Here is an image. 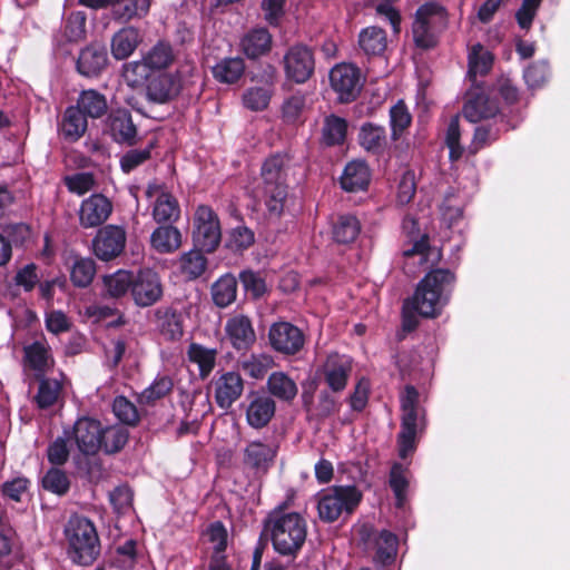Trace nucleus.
<instances>
[{"label":"nucleus","mask_w":570,"mask_h":570,"mask_svg":"<svg viewBox=\"0 0 570 570\" xmlns=\"http://www.w3.org/2000/svg\"><path fill=\"white\" fill-rule=\"evenodd\" d=\"M493 57L482 45H474L469 53V76H483L492 67Z\"/></svg>","instance_id":"nucleus-48"},{"label":"nucleus","mask_w":570,"mask_h":570,"mask_svg":"<svg viewBox=\"0 0 570 570\" xmlns=\"http://www.w3.org/2000/svg\"><path fill=\"white\" fill-rule=\"evenodd\" d=\"M459 118L453 117L448 126L445 142L450 149V158L458 160L462 156L463 148L460 146Z\"/></svg>","instance_id":"nucleus-63"},{"label":"nucleus","mask_w":570,"mask_h":570,"mask_svg":"<svg viewBox=\"0 0 570 570\" xmlns=\"http://www.w3.org/2000/svg\"><path fill=\"white\" fill-rule=\"evenodd\" d=\"M419 393L413 386H407L401 399L402 429L399 434L400 456L405 459L415 450V439L423 413L417 406Z\"/></svg>","instance_id":"nucleus-6"},{"label":"nucleus","mask_w":570,"mask_h":570,"mask_svg":"<svg viewBox=\"0 0 570 570\" xmlns=\"http://www.w3.org/2000/svg\"><path fill=\"white\" fill-rule=\"evenodd\" d=\"M305 97L302 95H294L286 99L283 104V118L287 122H296L299 120L301 115L305 109Z\"/></svg>","instance_id":"nucleus-62"},{"label":"nucleus","mask_w":570,"mask_h":570,"mask_svg":"<svg viewBox=\"0 0 570 570\" xmlns=\"http://www.w3.org/2000/svg\"><path fill=\"white\" fill-rule=\"evenodd\" d=\"M285 164V158L277 155L268 158L262 167L261 191L269 215L274 217L281 216L287 199Z\"/></svg>","instance_id":"nucleus-4"},{"label":"nucleus","mask_w":570,"mask_h":570,"mask_svg":"<svg viewBox=\"0 0 570 570\" xmlns=\"http://www.w3.org/2000/svg\"><path fill=\"white\" fill-rule=\"evenodd\" d=\"M254 243V233L245 227L238 226L234 228L228 237L227 246L235 252L247 249Z\"/></svg>","instance_id":"nucleus-60"},{"label":"nucleus","mask_w":570,"mask_h":570,"mask_svg":"<svg viewBox=\"0 0 570 570\" xmlns=\"http://www.w3.org/2000/svg\"><path fill=\"white\" fill-rule=\"evenodd\" d=\"M125 244V230L118 226L108 225L94 238V253L99 259L108 262L122 253Z\"/></svg>","instance_id":"nucleus-13"},{"label":"nucleus","mask_w":570,"mask_h":570,"mask_svg":"<svg viewBox=\"0 0 570 570\" xmlns=\"http://www.w3.org/2000/svg\"><path fill=\"white\" fill-rule=\"evenodd\" d=\"M268 338L272 347L285 355L296 354L305 342L302 331L288 322L273 324L268 332Z\"/></svg>","instance_id":"nucleus-11"},{"label":"nucleus","mask_w":570,"mask_h":570,"mask_svg":"<svg viewBox=\"0 0 570 570\" xmlns=\"http://www.w3.org/2000/svg\"><path fill=\"white\" fill-rule=\"evenodd\" d=\"M142 37L137 28L125 27L111 38V55L117 60L130 57L141 42Z\"/></svg>","instance_id":"nucleus-27"},{"label":"nucleus","mask_w":570,"mask_h":570,"mask_svg":"<svg viewBox=\"0 0 570 570\" xmlns=\"http://www.w3.org/2000/svg\"><path fill=\"white\" fill-rule=\"evenodd\" d=\"M87 126L86 116L78 108L71 106L63 114L60 131L66 139L76 141L83 136Z\"/></svg>","instance_id":"nucleus-34"},{"label":"nucleus","mask_w":570,"mask_h":570,"mask_svg":"<svg viewBox=\"0 0 570 570\" xmlns=\"http://www.w3.org/2000/svg\"><path fill=\"white\" fill-rule=\"evenodd\" d=\"M96 274V265L91 258L76 257L70 267L71 282L78 287L88 286Z\"/></svg>","instance_id":"nucleus-49"},{"label":"nucleus","mask_w":570,"mask_h":570,"mask_svg":"<svg viewBox=\"0 0 570 570\" xmlns=\"http://www.w3.org/2000/svg\"><path fill=\"white\" fill-rule=\"evenodd\" d=\"M200 250L191 249L178 259L179 271L189 279L199 277L206 269L207 259Z\"/></svg>","instance_id":"nucleus-46"},{"label":"nucleus","mask_w":570,"mask_h":570,"mask_svg":"<svg viewBox=\"0 0 570 570\" xmlns=\"http://www.w3.org/2000/svg\"><path fill=\"white\" fill-rule=\"evenodd\" d=\"M358 140L367 151L379 153L386 145V132L384 127L373 124H364L361 127Z\"/></svg>","instance_id":"nucleus-44"},{"label":"nucleus","mask_w":570,"mask_h":570,"mask_svg":"<svg viewBox=\"0 0 570 570\" xmlns=\"http://www.w3.org/2000/svg\"><path fill=\"white\" fill-rule=\"evenodd\" d=\"M206 540L212 543L213 551L224 552L227 546V531L224 524L219 521L212 523L206 532Z\"/></svg>","instance_id":"nucleus-61"},{"label":"nucleus","mask_w":570,"mask_h":570,"mask_svg":"<svg viewBox=\"0 0 570 570\" xmlns=\"http://www.w3.org/2000/svg\"><path fill=\"white\" fill-rule=\"evenodd\" d=\"M237 295V281L232 274H225L219 277L212 286V296L214 303L219 307L230 305Z\"/></svg>","instance_id":"nucleus-39"},{"label":"nucleus","mask_w":570,"mask_h":570,"mask_svg":"<svg viewBox=\"0 0 570 570\" xmlns=\"http://www.w3.org/2000/svg\"><path fill=\"white\" fill-rule=\"evenodd\" d=\"M371 180V171L363 160L350 161L341 176V186L348 193H356L367 188Z\"/></svg>","instance_id":"nucleus-25"},{"label":"nucleus","mask_w":570,"mask_h":570,"mask_svg":"<svg viewBox=\"0 0 570 570\" xmlns=\"http://www.w3.org/2000/svg\"><path fill=\"white\" fill-rule=\"evenodd\" d=\"M275 413V402L265 395H253L246 410L250 426L261 429L268 424Z\"/></svg>","instance_id":"nucleus-30"},{"label":"nucleus","mask_w":570,"mask_h":570,"mask_svg":"<svg viewBox=\"0 0 570 570\" xmlns=\"http://www.w3.org/2000/svg\"><path fill=\"white\" fill-rule=\"evenodd\" d=\"M222 239L220 222L217 214L206 205H199L193 216V240L205 252H214Z\"/></svg>","instance_id":"nucleus-8"},{"label":"nucleus","mask_w":570,"mask_h":570,"mask_svg":"<svg viewBox=\"0 0 570 570\" xmlns=\"http://www.w3.org/2000/svg\"><path fill=\"white\" fill-rule=\"evenodd\" d=\"M390 118L393 137L395 139L405 128L410 126L412 120L411 114L402 100H400L391 108Z\"/></svg>","instance_id":"nucleus-57"},{"label":"nucleus","mask_w":570,"mask_h":570,"mask_svg":"<svg viewBox=\"0 0 570 570\" xmlns=\"http://www.w3.org/2000/svg\"><path fill=\"white\" fill-rule=\"evenodd\" d=\"M60 391L61 386L57 380H42L35 397L38 406L40 409L52 406L57 402Z\"/></svg>","instance_id":"nucleus-54"},{"label":"nucleus","mask_w":570,"mask_h":570,"mask_svg":"<svg viewBox=\"0 0 570 570\" xmlns=\"http://www.w3.org/2000/svg\"><path fill=\"white\" fill-rule=\"evenodd\" d=\"M69 553L79 564L91 563L99 553V539L94 523L80 515L69 519L65 529Z\"/></svg>","instance_id":"nucleus-3"},{"label":"nucleus","mask_w":570,"mask_h":570,"mask_svg":"<svg viewBox=\"0 0 570 570\" xmlns=\"http://www.w3.org/2000/svg\"><path fill=\"white\" fill-rule=\"evenodd\" d=\"M146 196L154 199L153 217L157 223H174L180 216V207L175 196L163 185L153 183L146 188Z\"/></svg>","instance_id":"nucleus-10"},{"label":"nucleus","mask_w":570,"mask_h":570,"mask_svg":"<svg viewBox=\"0 0 570 570\" xmlns=\"http://www.w3.org/2000/svg\"><path fill=\"white\" fill-rule=\"evenodd\" d=\"M273 366L274 358L265 353L248 355L239 363L245 374L256 380L263 379Z\"/></svg>","instance_id":"nucleus-47"},{"label":"nucleus","mask_w":570,"mask_h":570,"mask_svg":"<svg viewBox=\"0 0 570 570\" xmlns=\"http://www.w3.org/2000/svg\"><path fill=\"white\" fill-rule=\"evenodd\" d=\"M242 48L248 58H258L271 50L272 36L266 29H254L243 38Z\"/></svg>","instance_id":"nucleus-33"},{"label":"nucleus","mask_w":570,"mask_h":570,"mask_svg":"<svg viewBox=\"0 0 570 570\" xmlns=\"http://www.w3.org/2000/svg\"><path fill=\"white\" fill-rule=\"evenodd\" d=\"M265 530L277 553L295 557L305 543L307 523L297 512L275 511L268 515Z\"/></svg>","instance_id":"nucleus-2"},{"label":"nucleus","mask_w":570,"mask_h":570,"mask_svg":"<svg viewBox=\"0 0 570 570\" xmlns=\"http://www.w3.org/2000/svg\"><path fill=\"white\" fill-rule=\"evenodd\" d=\"M115 415L125 424L134 425L138 422L139 415L136 405L125 396H117L112 403Z\"/></svg>","instance_id":"nucleus-58"},{"label":"nucleus","mask_w":570,"mask_h":570,"mask_svg":"<svg viewBox=\"0 0 570 570\" xmlns=\"http://www.w3.org/2000/svg\"><path fill=\"white\" fill-rule=\"evenodd\" d=\"M183 236L177 227L171 225L160 226L150 235L151 247L161 254L174 253L180 248Z\"/></svg>","instance_id":"nucleus-32"},{"label":"nucleus","mask_w":570,"mask_h":570,"mask_svg":"<svg viewBox=\"0 0 570 570\" xmlns=\"http://www.w3.org/2000/svg\"><path fill=\"white\" fill-rule=\"evenodd\" d=\"M82 115L91 118H100L108 109V104L104 95L96 90H85L80 94L77 106Z\"/></svg>","instance_id":"nucleus-38"},{"label":"nucleus","mask_w":570,"mask_h":570,"mask_svg":"<svg viewBox=\"0 0 570 570\" xmlns=\"http://www.w3.org/2000/svg\"><path fill=\"white\" fill-rule=\"evenodd\" d=\"M277 453L274 443L253 441L244 450V464L256 473H265L273 464Z\"/></svg>","instance_id":"nucleus-22"},{"label":"nucleus","mask_w":570,"mask_h":570,"mask_svg":"<svg viewBox=\"0 0 570 570\" xmlns=\"http://www.w3.org/2000/svg\"><path fill=\"white\" fill-rule=\"evenodd\" d=\"M444 9L436 3H425L415 13L412 27L413 39L417 47L431 48L436 43V33L445 27Z\"/></svg>","instance_id":"nucleus-7"},{"label":"nucleus","mask_w":570,"mask_h":570,"mask_svg":"<svg viewBox=\"0 0 570 570\" xmlns=\"http://www.w3.org/2000/svg\"><path fill=\"white\" fill-rule=\"evenodd\" d=\"M181 88L180 79L174 75L164 73L151 79L147 86L149 100L164 104L175 98Z\"/></svg>","instance_id":"nucleus-26"},{"label":"nucleus","mask_w":570,"mask_h":570,"mask_svg":"<svg viewBox=\"0 0 570 570\" xmlns=\"http://www.w3.org/2000/svg\"><path fill=\"white\" fill-rule=\"evenodd\" d=\"M42 485L46 490L61 495L68 491L70 482L63 471L50 469L43 476Z\"/></svg>","instance_id":"nucleus-59"},{"label":"nucleus","mask_w":570,"mask_h":570,"mask_svg":"<svg viewBox=\"0 0 570 570\" xmlns=\"http://www.w3.org/2000/svg\"><path fill=\"white\" fill-rule=\"evenodd\" d=\"M330 81L342 102L354 100L362 88L360 69L351 63H340L332 68Z\"/></svg>","instance_id":"nucleus-9"},{"label":"nucleus","mask_w":570,"mask_h":570,"mask_svg":"<svg viewBox=\"0 0 570 570\" xmlns=\"http://www.w3.org/2000/svg\"><path fill=\"white\" fill-rule=\"evenodd\" d=\"M240 283L244 289L254 298H258L266 293V283L259 273L250 269L243 271L239 274Z\"/></svg>","instance_id":"nucleus-55"},{"label":"nucleus","mask_w":570,"mask_h":570,"mask_svg":"<svg viewBox=\"0 0 570 570\" xmlns=\"http://www.w3.org/2000/svg\"><path fill=\"white\" fill-rule=\"evenodd\" d=\"M499 111L495 101L491 100L483 91L475 89L466 95L463 115L470 122H478L491 118Z\"/></svg>","instance_id":"nucleus-23"},{"label":"nucleus","mask_w":570,"mask_h":570,"mask_svg":"<svg viewBox=\"0 0 570 570\" xmlns=\"http://www.w3.org/2000/svg\"><path fill=\"white\" fill-rule=\"evenodd\" d=\"M213 77L222 83H235L245 72L240 57L224 58L212 68Z\"/></svg>","instance_id":"nucleus-35"},{"label":"nucleus","mask_w":570,"mask_h":570,"mask_svg":"<svg viewBox=\"0 0 570 570\" xmlns=\"http://www.w3.org/2000/svg\"><path fill=\"white\" fill-rule=\"evenodd\" d=\"M173 390V381L167 375L157 376L155 381L140 393V402L150 404L166 396Z\"/></svg>","instance_id":"nucleus-52"},{"label":"nucleus","mask_w":570,"mask_h":570,"mask_svg":"<svg viewBox=\"0 0 570 570\" xmlns=\"http://www.w3.org/2000/svg\"><path fill=\"white\" fill-rule=\"evenodd\" d=\"M390 484L396 497L397 507H402L405 500V491L407 488V480L404 475V471L400 465H394L390 475Z\"/></svg>","instance_id":"nucleus-64"},{"label":"nucleus","mask_w":570,"mask_h":570,"mask_svg":"<svg viewBox=\"0 0 570 570\" xmlns=\"http://www.w3.org/2000/svg\"><path fill=\"white\" fill-rule=\"evenodd\" d=\"M131 295L137 305L146 307L163 296V286L158 274L151 269L140 271L134 279Z\"/></svg>","instance_id":"nucleus-15"},{"label":"nucleus","mask_w":570,"mask_h":570,"mask_svg":"<svg viewBox=\"0 0 570 570\" xmlns=\"http://www.w3.org/2000/svg\"><path fill=\"white\" fill-rule=\"evenodd\" d=\"M112 213V203L102 194H92L81 202L78 216L82 228L102 225Z\"/></svg>","instance_id":"nucleus-14"},{"label":"nucleus","mask_w":570,"mask_h":570,"mask_svg":"<svg viewBox=\"0 0 570 570\" xmlns=\"http://www.w3.org/2000/svg\"><path fill=\"white\" fill-rule=\"evenodd\" d=\"M107 62L106 50L102 47L90 46L80 52L77 68L81 75L95 77L105 69Z\"/></svg>","instance_id":"nucleus-31"},{"label":"nucleus","mask_w":570,"mask_h":570,"mask_svg":"<svg viewBox=\"0 0 570 570\" xmlns=\"http://www.w3.org/2000/svg\"><path fill=\"white\" fill-rule=\"evenodd\" d=\"M107 130L117 142L132 145L137 136V128L128 110L112 111L107 120Z\"/></svg>","instance_id":"nucleus-24"},{"label":"nucleus","mask_w":570,"mask_h":570,"mask_svg":"<svg viewBox=\"0 0 570 570\" xmlns=\"http://www.w3.org/2000/svg\"><path fill=\"white\" fill-rule=\"evenodd\" d=\"M361 539L366 548L375 551V559L382 563L392 560L397 550V538L390 531H372L367 527L361 529Z\"/></svg>","instance_id":"nucleus-20"},{"label":"nucleus","mask_w":570,"mask_h":570,"mask_svg":"<svg viewBox=\"0 0 570 570\" xmlns=\"http://www.w3.org/2000/svg\"><path fill=\"white\" fill-rule=\"evenodd\" d=\"M175 59L171 47L165 42L155 45L140 61H136L126 67L125 73L128 77L130 72L140 78L147 77V69H164L169 67Z\"/></svg>","instance_id":"nucleus-18"},{"label":"nucleus","mask_w":570,"mask_h":570,"mask_svg":"<svg viewBox=\"0 0 570 570\" xmlns=\"http://www.w3.org/2000/svg\"><path fill=\"white\" fill-rule=\"evenodd\" d=\"M352 358L336 352L330 353L320 372L333 392L343 391L352 372Z\"/></svg>","instance_id":"nucleus-16"},{"label":"nucleus","mask_w":570,"mask_h":570,"mask_svg":"<svg viewBox=\"0 0 570 570\" xmlns=\"http://www.w3.org/2000/svg\"><path fill=\"white\" fill-rule=\"evenodd\" d=\"M156 325L167 340L177 341L184 335L181 314L170 306H163L155 312Z\"/></svg>","instance_id":"nucleus-29"},{"label":"nucleus","mask_w":570,"mask_h":570,"mask_svg":"<svg viewBox=\"0 0 570 570\" xmlns=\"http://www.w3.org/2000/svg\"><path fill=\"white\" fill-rule=\"evenodd\" d=\"M361 492L352 485L332 487L318 494L317 511L321 520L333 522L341 514L351 513L361 501Z\"/></svg>","instance_id":"nucleus-5"},{"label":"nucleus","mask_w":570,"mask_h":570,"mask_svg":"<svg viewBox=\"0 0 570 570\" xmlns=\"http://www.w3.org/2000/svg\"><path fill=\"white\" fill-rule=\"evenodd\" d=\"M272 90L269 87L249 88L243 97L244 105L252 110L265 109L271 99Z\"/></svg>","instance_id":"nucleus-56"},{"label":"nucleus","mask_w":570,"mask_h":570,"mask_svg":"<svg viewBox=\"0 0 570 570\" xmlns=\"http://www.w3.org/2000/svg\"><path fill=\"white\" fill-rule=\"evenodd\" d=\"M403 254L409 268L415 265L429 268L438 265L442 258L441 250L429 245L426 235H422L420 239H413Z\"/></svg>","instance_id":"nucleus-21"},{"label":"nucleus","mask_w":570,"mask_h":570,"mask_svg":"<svg viewBox=\"0 0 570 570\" xmlns=\"http://www.w3.org/2000/svg\"><path fill=\"white\" fill-rule=\"evenodd\" d=\"M68 190L82 196L96 187V178L91 173H76L63 178Z\"/></svg>","instance_id":"nucleus-53"},{"label":"nucleus","mask_w":570,"mask_h":570,"mask_svg":"<svg viewBox=\"0 0 570 570\" xmlns=\"http://www.w3.org/2000/svg\"><path fill=\"white\" fill-rule=\"evenodd\" d=\"M454 279L449 269H434L424 276L413 296L406 301L414 306L417 315L435 317L448 304Z\"/></svg>","instance_id":"nucleus-1"},{"label":"nucleus","mask_w":570,"mask_h":570,"mask_svg":"<svg viewBox=\"0 0 570 570\" xmlns=\"http://www.w3.org/2000/svg\"><path fill=\"white\" fill-rule=\"evenodd\" d=\"M135 277L127 271L119 269L102 278L104 293L110 297H121L129 288H132Z\"/></svg>","instance_id":"nucleus-43"},{"label":"nucleus","mask_w":570,"mask_h":570,"mask_svg":"<svg viewBox=\"0 0 570 570\" xmlns=\"http://www.w3.org/2000/svg\"><path fill=\"white\" fill-rule=\"evenodd\" d=\"M267 389L273 396L284 402L293 401L298 392L295 381L281 371L269 375Z\"/></svg>","instance_id":"nucleus-36"},{"label":"nucleus","mask_w":570,"mask_h":570,"mask_svg":"<svg viewBox=\"0 0 570 570\" xmlns=\"http://www.w3.org/2000/svg\"><path fill=\"white\" fill-rule=\"evenodd\" d=\"M225 331L232 345L237 350L247 348L255 342V332L246 316L238 315L229 318Z\"/></svg>","instance_id":"nucleus-28"},{"label":"nucleus","mask_w":570,"mask_h":570,"mask_svg":"<svg viewBox=\"0 0 570 570\" xmlns=\"http://www.w3.org/2000/svg\"><path fill=\"white\" fill-rule=\"evenodd\" d=\"M285 71L296 82H305L314 71V58L304 46H295L284 57Z\"/></svg>","instance_id":"nucleus-19"},{"label":"nucleus","mask_w":570,"mask_h":570,"mask_svg":"<svg viewBox=\"0 0 570 570\" xmlns=\"http://www.w3.org/2000/svg\"><path fill=\"white\" fill-rule=\"evenodd\" d=\"M213 389L216 404L227 410L242 396L244 380L237 372L217 373L213 380Z\"/></svg>","instance_id":"nucleus-12"},{"label":"nucleus","mask_w":570,"mask_h":570,"mask_svg":"<svg viewBox=\"0 0 570 570\" xmlns=\"http://www.w3.org/2000/svg\"><path fill=\"white\" fill-rule=\"evenodd\" d=\"M361 224L355 216L342 215L333 225V237L337 243L347 244L356 239Z\"/></svg>","instance_id":"nucleus-45"},{"label":"nucleus","mask_w":570,"mask_h":570,"mask_svg":"<svg viewBox=\"0 0 570 570\" xmlns=\"http://www.w3.org/2000/svg\"><path fill=\"white\" fill-rule=\"evenodd\" d=\"M101 432L100 422L81 417L73 425L72 440L82 454L92 455L101 449Z\"/></svg>","instance_id":"nucleus-17"},{"label":"nucleus","mask_w":570,"mask_h":570,"mask_svg":"<svg viewBox=\"0 0 570 570\" xmlns=\"http://www.w3.org/2000/svg\"><path fill=\"white\" fill-rule=\"evenodd\" d=\"M187 355L189 361L198 366L202 379L207 377L215 367L217 356L215 348L193 343L188 347Z\"/></svg>","instance_id":"nucleus-41"},{"label":"nucleus","mask_w":570,"mask_h":570,"mask_svg":"<svg viewBox=\"0 0 570 570\" xmlns=\"http://www.w3.org/2000/svg\"><path fill=\"white\" fill-rule=\"evenodd\" d=\"M358 45L366 55L380 56L387 47L386 33L377 27H370L361 31Z\"/></svg>","instance_id":"nucleus-40"},{"label":"nucleus","mask_w":570,"mask_h":570,"mask_svg":"<svg viewBox=\"0 0 570 570\" xmlns=\"http://www.w3.org/2000/svg\"><path fill=\"white\" fill-rule=\"evenodd\" d=\"M128 441V431L118 425L102 428L101 449L106 453H116L121 450Z\"/></svg>","instance_id":"nucleus-50"},{"label":"nucleus","mask_w":570,"mask_h":570,"mask_svg":"<svg viewBox=\"0 0 570 570\" xmlns=\"http://www.w3.org/2000/svg\"><path fill=\"white\" fill-rule=\"evenodd\" d=\"M26 362L36 372L37 376L43 375L53 366V358L49 348L39 342L26 347Z\"/></svg>","instance_id":"nucleus-37"},{"label":"nucleus","mask_w":570,"mask_h":570,"mask_svg":"<svg viewBox=\"0 0 570 570\" xmlns=\"http://www.w3.org/2000/svg\"><path fill=\"white\" fill-rule=\"evenodd\" d=\"M347 124L345 119L331 115L325 118L323 138L328 145L342 144L345 139Z\"/></svg>","instance_id":"nucleus-51"},{"label":"nucleus","mask_w":570,"mask_h":570,"mask_svg":"<svg viewBox=\"0 0 570 570\" xmlns=\"http://www.w3.org/2000/svg\"><path fill=\"white\" fill-rule=\"evenodd\" d=\"M150 8V0H118L114 4L115 19L130 21L145 17Z\"/></svg>","instance_id":"nucleus-42"}]
</instances>
